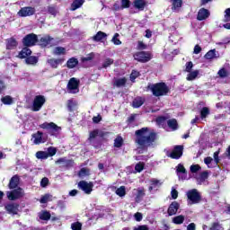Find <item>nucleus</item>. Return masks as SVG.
Listing matches in <instances>:
<instances>
[{
	"mask_svg": "<svg viewBox=\"0 0 230 230\" xmlns=\"http://www.w3.org/2000/svg\"><path fill=\"white\" fill-rule=\"evenodd\" d=\"M1 102L4 105H12V103H13V98L10 95H5L1 98Z\"/></svg>",
	"mask_w": 230,
	"mask_h": 230,
	"instance_id": "36",
	"label": "nucleus"
},
{
	"mask_svg": "<svg viewBox=\"0 0 230 230\" xmlns=\"http://www.w3.org/2000/svg\"><path fill=\"white\" fill-rule=\"evenodd\" d=\"M127 85V79L125 77L115 79L113 83L114 87H125Z\"/></svg>",
	"mask_w": 230,
	"mask_h": 230,
	"instance_id": "29",
	"label": "nucleus"
},
{
	"mask_svg": "<svg viewBox=\"0 0 230 230\" xmlns=\"http://www.w3.org/2000/svg\"><path fill=\"white\" fill-rule=\"evenodd\" d=\"M146 193H145V188L137 189V196H136V202H139L143 197H145Z\"/></svg>",
	"mask_w": 230,
	"mask_h": 230,
	"instance_id": "37",
	"label": "nucleus"
},
{
	"mask_svg": "<svg viewBox=\"0 0 230 230\" xmlns=\"http://www.w3.org/2000/svg\"><path fill=\"white\" fill-rule=\"evenodd\" d=\"M4 208L10 215H17L19 211V203H7L5 204Z\"/></svg>",
	"mask_w": 230,
	"mask_h": 230,
	"instance_id": "15",
	"label": "nucleus"
},
{
	"mask_svg": "<svg viewBox=\"0 0 230 230\" xmlns=\"http://www.w3.org/2000/svg\"><path fill=\"white\" fill-rule=\"evenodd\" d=\"M23 47L32 48V46H37L39 42V36L35 33H30L24 36L22 40Z\"/></svg>",
	"mask_w": 230,
	"mask_h": 230,
	"instance_id": "4",
	"label": "nucleus"
},
{
	"mask_svg": "<svg viewBox=\"0 0 230 230\" xmlns=\"http://www.w3.org/2000/svg\"><path fill=\"white\" fill-rule=\"evenodd\" d=\"M209 114H210L209 108L203 107L200 110V118H201V119H206V118H208V116H209Z\"/></svg>",
	"mask_w": 230,
	"mask_h": 230,
	"instance_id": "40",
	"label": "nucleus"
},
{
	"mask_svg": "<svg viewBox=\"0 0 230 230\" xmlns=\"http://www.w3.org/2000/svg\"><path fill=\"white\" fill-rule=\"evenodd\" d=\"M134 217L137 222H141V220H143V214H141V212H137L135 213Z\"/></svg>",
	"mask_w": 230,
	"mask_h": 230,
	"instance_id": "62",
	"label": "nucleus"
},
{
	"mask_svg": "<svg viewBox=\"0 0 230 230\" xmlns=\"http://www.w3.org/2000/svg\"><path fill=\"white\" fill-rule=\"evenodd\" d=\"M204 58H206V60H213V58H218V57H217V49H210L208 50Z\"/></svg>",
	"mask_w": 230,
	"mask_h": 230,
	"instance_id": "30",
	"label": "nucleus"
},
{
	"mask_svg": "<svg viewBox=\"0 0 230 230\" xmlns=\"http://www.w3.org/2000/svg\"><path fill=\"white\" fill-rule=\"evenodd\" d=\"M187 198L190 204H199L202 200V196L197 189L187 191Z\"/></svg>",
	"mask_w": 230,
	"mask_h": 230,
	"instance_id": "5",
	"label": "nucleus"
},
{
	"mask_svg": "<svg viewBox=\"0 0 230 230\" xmlns=\"http://www.w3.org/2000/svg\"><path fill=\"white\" fill-rule=\"evenodd\" d=\"M147 89H150L153 96L156 98L166 96L170 93V87L164 82L148 84Z\"/></svg>",
	"mask_w": 230,
	"mask_h": 230,
	"instance_id": "2",
	"label": "nucleus"
},
{
	"mask_svg": "<svg viewBox=\"0 0 230 230\" xmlns=\"http://www.w3.org/2000/svg\"><path fill=\"white\" fill-rule=\"evenodd\" d=\"M145 103V98L143 97H137L132 102L133 109H139Z\"/></svg>",
	"mask_w": 230,
	"mask_h": 230,
	"instance_id": "25",
	"label": "nucleus"
},
{
	"mask_svg": "<svg viewBox=\"0 0 230 230\" xmlns=\"http://www.w3.org/2000/svg\"><path fill=\"white\" fill-rule=\"evenodd\" d=\"M80 80L76 79V77H72L69 79L68 84L66 85V89L68 93H73L74 94L80 91Z\"/></svg>",
	"mask_w": 230,
	"mask_h": 230,
	"instance_id": "9",
	"label": "nucleus"
},
{
	"mask_svg": "<svg viewBox=\"0 0 230 230\" xmlns=\"http://www.w3.org/2000/svg\"><path fill=\"white\" fill-rule=\"evenodd\" d=\"M137 48L139 49H146V45L143 41H138L137 42Z\"/></svg>",
	"mask_w": 230,
	"mask_h": 230,
	"instance_id": "64",
	"label": "nucleus"
},
{
	"mask_svg": "<svg viewBox=\"0 0 230 230\" xmlns=\"http://www.w3.org/2000/svg\"><path fill=\"white\" fill-rule=\"evenodd\" d=\"M78 175L79 177H85V176H89L90 175V171L89 169L83 167L80 169V171L78 172Z\"/></svg>",
	"mask_w": 230,
	"mask_h": 230,
	"instance_id": "45",
	"label": "nucleus"
},
{
	"mask_svg": "<svg viewBox=\"0 0 230 230\" xmlns=\"http://www.w3.org/2000/svg\"><path fill=\"white\" fill-rule=\"evenodd\" d=\"M184 152V146L177 145L174 146L172 151L171 153H167V157L171 159H181L182 157V154Z\"/></svg>",
	"mask_w": 230,
	"mask_h": 230,
	"instance_id": "8",
	"label": "nucleus"
},
{
	"mask_svg": "<svg viewBox=\"0 0 230 230\" xmlns=\"http://www.w3.org/2000/svg\"><path fill=\"white\" fill-rule=\"evenodd\" d=\"M209 177V172L208 171H204L199 174L200 181H206Z\"/></svg>",
	"mask_w": 230,
	"mask_h": 230,
	"instance_id": "60",
	"label": "nucleus"
},
{
	"mask_svg": "<svg viewBox=\"0 0 230 230\" xmlns=\"http://www.w3.org/2000/svg\"><path fill=\"white\" fill-rule=\"evenodd\" d=\"M23 196L22 188L21 187L13 189L11 191H7V199L9 200H17L19 199H22Z\"/></svg>",
	"mask_w": 230,
	"mask_h": 230,
	"instance_id": "11",
	"label": "nucleus"
},
{
	"mask_svg": "<svg viewBox=\"0 0 230 230\" xmlns=\"http://www.w3.org/2000/svg\"><path fill=\"white\" fill-rule=\"evenodd\" d=\"M166 119H168V118L164 116H159L156 118V123L157 125H164Z\"/></svg>",
	"mask_w": 230,
	"mask_h": 230,
	"instance_id": "53",
	"label": "nucleus"
},
{
	"mask_svg": "<svg viewBox=\"0 0 230 230\" xmlns=\"http://www.w3.org/2000/svg\"><path fill=\"white\" fill-rule=\"evenodd\" d=\"M78 65V59L76 58H71L66 62V66L68 69H75Z\"/></svg>",
	"mask_w": 230,
	"mask_h": 230,
	"instance_id": "28",
	"label": "nucleus"
},
{
	"mask_svg": "<svg viewBox=\"0 0 230 230\" xmlns=\"http://www.w3.org/2000/svg\"><path fill=\"white\" fill-rule=\"evenodd\" d=\"M167 125L169 128H172V130H177V128H179V123H177V119H175L167 120Z\"/></svg>",
	"mask_w": 230,
	"mask_h": 230,
	"instance_id": "32",
	"label": "nucleus"
},
{
	"mask_svg": "<svg viewBox=\"0 0 230 230\" xmlns=\"http://www.w3.org/2000/svg\"><path fill=\"white\" fill-rule=\"evenodd\" d=\"M211 15L209 10L206 8H200L198 12L197 21H206Z\"/></svg>",
	"mask_w": 230,
	"mask_h": 230,
	"instance_id": "17",
	"label": "nucleus"
},
{
	"mask_svg": "<svg viewBox=\"0 0 230 230\" xmlns=\"http://www.w3.org/2000/svg\"><path fill=\"white\" fill-rule=\"evenodd\" d=\"M51 40H53L52 37H50L49 35H45L40 40L38 39V46H40L41 48H48V46L51 44Z\"/></svg>",
	"mask_w": 230,
	"mask_h": 230,
	"instance_id": "16",
	"label": "nucleus"
},
{
	"mask_svg": "<svg viewBox=\"0 0 230 230\" xmlns=\"http://www.w3.org/2000/svg\"><path fill=\"white\" fill-rule=\"evenodd\" d=\"M77 188L84 191L86 195H91L93 192V188H94V183L93 181L87 182L85 181H80L77 184Z\"/></svg>",
	"mask_w": 230,
	"mask_h": 230,
	"instance_id": "10",
	"label": "nucleus"
},
{
	"mask_svg": "<svg viewBox=\"0 0 230 230\" xmlns=\"http://www.w3.org/2000/svg\"><path fill=\"white\" fill-rule=\"evenodd\" d=\"M33 143L34 145H41L42 143H46L48 141V134L42 131H37L32 134Z\"/></svg>",
	"mask_w": 230,
	"mask_h": 230,
	"instance_id": "12",
	"label": "nucleus"
},
{
	"mask_svg": "<svg viewBox=\"0 0 230 230\" xmlns=\"http://www.w3.org/2000/svg\"><path fill=\"white\" fill-rule=\"evenodd\" d=\"M133 6L137 10H139L140 12H143V10H145V7L146 6V1H145V0H134Z\"/></svg>",
	"mask_w": 230,
	"mask_h": 230,
	"instance_id": "24",
	"label": "nucleus"
},
{
	"mask_svg": "<svg viewBox=\"0 0 230 230\" xmlns=\"http://www.w3.org/2000/svg\"><path fill=\"white\" fill-rule=\"evenodd\" d=\"M98 134H99V129H93L89 132L88 141L89 143H92L94 148H98V145L94 144V139L98 137Z\"/></svg>",
	"mask_w": 230,
	"mask_h": 230,
	"instance_id": "19",
	"label": "nucleus"
},
{
	"mask_svg": "<svg viewBox=\"0 0 230 230\" xmlns=\"http://www.w3.org/2000/svg\"><path fill=\"white\" fill-rule=\"evenodd\" d=\"M46 103V97L44 95H37L35 96L32 102V111L33 112H39Z\"/></svg>",
	"mask_w": 230,
	"mask_h": 230,
	"instance_id": "7",
	"label": "nucleus"
},
{
	"mask_svg": "<svg viewBox=\"0 0 230 230\" xmlns=\"http://www.w3.org/2000/svg\"><path fill=\"white\" fill-rule=\"evenodd\" d=\"M185 217L182 215L176 216L172 218V224L176 226H181V224H184Z\"/></svg>",
	"mask_w": 230,
	"mask_h": 230,
	"instance_id": "35",
	"label": "nucleus"
},
{
	"mask_svg": "<svg viewBox=\"0 0 230 230\" xmlns=\"http://www.w3.org/2000/svg\"><path fill=\"white\" fill-rule=\"evenodd\" d=\"M176 172L177 173H183L186 177V173H187L186 168L181 164H178Z\"/></svg>",
	"mask_w": 230,
	"mask_h": 230,
	"instance_id": "50",
	"label": "nucleus"
},
{
	"mask_svg": "<svg viewBox=\"0 0 230 230\" xmlns=\"http://www.w3.org/2000/svg\"><path fill=\"white\" fill-rule=\"evenodd\" d=\"M84 3H85V0H74L71 4L70 10L72 12H75V10H78V8H81L84 5Z\"/></svg>",
	"mask_w": 230,
	"mask_h": 230,
	"instance_id": "26",
	"label": "nucleus"
},
{
	"mask_svg": "<svg viewBox=\"0 0 230 230\" xmlns=\"http://www.w3.org/2000/svg\"><path fill=\"white\" fill-rule=\"evenodd\" d=\"M217 75L219 78H227V76H229V72H227V70L223 67L217 72Z\"/></svg>",
	"mask_w": 230,
	"mask_h": 230,
	"instance_id": "44",
	"label": "nucleus"
},
{
	"mask_svg": "<svg viewBox=\"0 0 230 230\" xmlns=\"http://www.w3.org/2000/svg\"><path fill=\"white\" fill-rule=\"evenodd\" d=\"M123 146V137L121 136H118L114 139V147L115 148H121Z\"/></svg>",
	"mask_w": 230,
	"mask_h": 230,
	"instance_id": "38",
	"label": "nucleus"
},
{
	"mask_svg": "<svg viewBox=\"0 0 230 230\" xmlns=\"http://www.w3.org/2000/svg\"><path fill=\"white\" fill-rule=\"evenodd\" d=\"M40 128L47 130L49 136H54L55 137H57V136H58V134H60V131L62 130V128H60L55 122H44L40 125Z\"/></svg>",
	"mask_w": 230,
	"mask_h": 230,
	"instance_id": "3",
	"label": "nucleus"
},
{
	"mask_svg": "<svg viewBox=\"0 0 230 230\" xmlns=\"http://www.w3.org/2000/svg\"><path fill=\"white\" fill-rule=\"evenodd\" d=\"M133 58L137 60V62H141L142 64H146V62H150V60H152V55L150 54V52L140 51V52H136L133 55Z\"/></svg>",
	"mask_w": 230,
	"mask_h": 230,
	"instance_id": "6",
	"label": "nucleus"
},
{
	"mask_svg": "<svg viewBox=\"0 0 230 230\" xmlns=\"http://www.w3.org/2000/svg\"><path fill=\"white\" fill-rule=\"evenodd\" d=\"M48 13H50V15H53V17H57V13H58V11L57 10L56 6L49 5L48 6Z\"/></svg>",
	"mask_w": 230,
	"mask_h": 230,
	"instance_id": "47",
	"label": "nucleus"
},
{
	"mask_svg": "<svg viewBox=\"0 0 230 230\" xmlns=\"http://www.w3.org/2000/svg\"><path fill=\"white\" fill-rule=\"evenodd\" d=\"M201 170L200 165L199 164H192L190 165V172L191 173H197V172H199Z\"/></svg>",
	"mask_w": 230,
	"mask_h": 230,
	"instance_id": "56",
	"label": "nucleus"
},
{
	"mask_svg": "<svg viewBox=\"0 0 230 230\" xmlns=\"http://www.w3.org/2000/svg\"><path fill=\"white\" fill-rule=\"evenodd\" d=\"M35 7L31 6H25L22 7L19 12L18 15L19 17H31V15H35Z\"/></svg>",
	"mask_w": 230,
	"mask_h": 230,
	"instance_id": "13",
	"label": "nucleus"
},
{
	"mask_svg": "<svg viewBox=\"0 0 230 230\" xmlns=\"http://www.w3.org/2000/svg\"><path fill=\"white\" fill-rule=\"evenodd\" d=\"M135 145L138 150L148 152L157 141V133L151 131L148 127L142 128L135 131Z\"/></svg>",
	"mask_w": 230,
	"mask_h": 230,
	"instance_id": "1",
	"label": "nucleus"
},
{
	"mask_svg": "<svg viewBox=\"0 0 230 230\" xmlns=\"http://www.w3.org/2000/svg\"><path fill=\"white\" fill-rule=\"evenodd\" d=\"M118 37H119V34L115 33V35L112 38V42L113 44H115V46H119L121 44V40H119V39H118Z\"/></svg>",
	"mask_w": 230,
	"mask_h": 230,
	"instance_id": "55",
	"label": "nucleus"
},
{
	"mask_svg": "<svg viewBox=\"0 0 230 230\" xmlns=\"http://www.w3.org/2000/svg\"><path fill=\"white\" fill-rule=\"evenodd\" d=\"M112 64H114V59L111 58H106L103 63H102V66H99V70H102V69H107V67H111V66H112Z\"/></svg>",
	"mask_w": 230,
	"mask_h": 230,
	"instance_id": "31",
	"label": "nucleus"
},
{
	"mask_svg": "<svg viewBox=\"0 0 230 230\" xmlns=\"http://www.w3.org/2000/svg\"><path fill=\"white\" fill-rule=\"evenodd\" d=\"M52 53H53V55H66V48L56 47Z\"/></svg>",
	"mask_w": 230,
	"mask_h": 230,
	"instance_id": "42",
	"label": "nucleus"
},
{
	"mask_svg": "<svg viewBox=\"0 0 230 230\" xmlns=\"http://www.w3.org/2000/svg\"><path fill=\"white\" fill-rule=\"evenodd\" d=\"M31 56V49H30V47H24L18 54V58H25V60Z\"/></svg>",
	"mask_w": 230,
	"mask_h": 230,
	"instance_id": "20",
	"label": "nucleus"
},
{
	"mask_svg": "<svg viewBox=\"0 0 230 230\" xmlns=\"http://www.w3.org/2000/svg\"><path fill=\"white\" fill-rule=\"evenodd\" d=\"M199 76V70H194V71H190L189 72V75L187 76V80L188 82H191L192 80H195V78H197Z\"/></svg>",
	"mask_w": 230,
	"mask_h": 230,
	"instance_id": "41",
	"label": "nucleus"
},
{
	"mask_svg": "<svg viewBox=\"0 0 230 230\" xmlns=\"http://www.w3.org/2000/svg\"><path fill=\"white\" fill-rule=\"evenodd\" d=\"M39 217L40 220H51V213H49L48 210H43Z\"/></svg>",
	"mask_w": 230,
	"mask_h": 230,
	"instance_id": "33",
	"label": "nucleus"
},
{
	"mask_svg": "<svg viewBox=\"0 0 230 230\" xmlns=\"http://www.w3.org/2000/svg\"><path fill=\"white\" fill-rule=\"evenodd\" d=\"M151 182V186L157 188V186H159V184H161V181L155 178H153L150 180Z\"/></svg>",
	"mask_w": 230,
	"mask_h": 230,
	"instance_id": "61",
	"label": "nucleus"
},
{
	"mask_svg": "<svg viewBox=\"0 0 230 230\" xmlns=\"http://www.w3.org/2000/svg\"><path fill=\"white\" fill-rule=\"evenodd\" d=\"M133 230H150V228L146 225H141L137 227H134Z\"/></svg>",
	"mask_w": 230,
	"mask_h": 230,
	"instance_id": "63",
	"label": "nucleus"
},
{
	"mask_svg": "<svg viewBox=\"0 0 230 230\" xmlns=\"http://www.w3.org/2000/svg\"><path fill=\"white\" fill-rule=\"evenodd\" d=\"M210 230H224V227H222V225L218 222H215L212 224Z\"/></svg>",
	"mask_w": 230,
	"mask_h": 230,
	"instance_id": "52",
	"label": "nucleus"
},
{
	"mask_svg": "<svg viewBox=\"0 0 230 230\" xmlns=\"http://www.w3.org/2000/svg\"><path fill=\"white\" fill-rule=\"evenodd\" d=\"M64 62V58H50L48 59V64H49L50 67H52V69H57V67H58V66H60V64H63Z\"/></svg>",
	"mask_w": 230,
	"mask_h": 230,
	"instance_id": "23",
	"label": "nucleus"
},
{
	"mask_svg": "<svg viewBox=\"0 0 230 230\" xmlns=\"http://www.w3.org/2000/svg\"><path fill=\"white\" fill-rule=\"evenodd\" d=\"M72 230H82V223L76 221L71 224Z\"/></svg>",
	"mask_w": 230,
	"mask_h": 230,
	"instance_id": "51",
	"label": "nucleus"
},
{
	"mask_svg": "<svg viewBox=\"0 0 230 230\" xmlns=\"http://www.w3.org/2000/svg\"><path fill=\"white\" fill-rule=\"evenodd\" d=\"M47 155H48V157H53V155H57V148L53 146L49 147Z\"/></svg>",
	"mask_w": 230,
	"mask_h": 230,
	"instance_id": "49",
	"label": "nucleus"
},
{
	"mask_svg": "<svg viewBox=\"0 0 230 230\" xmlns=\"http://www.w3.org/2000/svg\"><path fill=\"white\" fill-rule=\"evenodd\" d=\"M19 46V42H17V40L15 38L12 37L6 40V49H15Z\"/></svg>",
	"mask_w": 230,
	"mask_h": 230,
	"instance_id": "21",
	"label": "nucleus"
},
{
	"mask_svg": "<svg viewBox=\"0 0 230 230\" xmlns=\"http://www.w3.org/2000/svg\"><path fill=\"white\" fill-rule=\"evenodd\" d=\"M37 159H48V152L46 151H38L36 153Z\"/></svg>",
	"mask_w": 230,
	"mask_h": 230,
	"instance_id": "46",
	"label": "nucleus"
},
{
	"mask_svg": "<svg viewBox=\"0 0 230 230\" xmlns=\"http://www.w3.org/2000/svg\"><path fill=\"white\" fill-rule=\"evenodd\" d=\"M180 208L181 204H179L177 201H172L167 208L168 217H173L177 215V212L179 211Z\"/></svg>",
	"mask_w": 230,
	"mask_h": 230,
	"instance_id": "14",
	"label": "nucleus"
},
{
	"mask_svg": "<svg viewBox=\"0 0 230 230\" xmlns=\"http://www.w3.org/2000/svg\"><path fill=\"white\" fill-rule=\"evenodd\" d=\"M49 184V179L48 177H44L40 181V186L41 188H46Z\"/></svg>",
	"mask_w": 230,
	"mask_h": 230,
	"instance_id": "57",
	"label": "nucleus"
},
{
	"mask_svg": "<svg viewBox=\"0 0 230 230\" xmlns=\"http://www.w3.org/2000/svg\"><path fill=\"white\" fill-rule=\"evenodd\" d=\"M191 69H193V62L189 61L185 65V71L187 73H191Z\"/></svg>",
	"mask_w": 230,
	"mask_h": 230,
	"instance_id": "58",
	"label": "nucleus"
},
{
	"mask_svg": "<svg viewBox=\"0 0 230 230\" xmlns=\"http://www.w3.org/2000/svg\"><path fill=\"white\" fill-rule=\"evenodd\" d=\"M115 193L119 197H125L127 195V188H125V186H120L116 190Z\"/></svg>",
	"mask_w": 230,
	"mask_h": 230,
	"instance_id": "39",
	"label": "nucleus"
},
{
	"mask_svg": "<svg viewBox=\"0 0 230 230\" xmlns=\"http://www.w3.org/2000/svg\"><path fill=\"white\" fill-rule=\"evenodd\" d=\"M94 52L89 53L86 57L81 58V62H91V60L94 59Z\"/></svg>",
	"mask_w": 230,
	"mask_h": 230,
	"instance_id": "43",
	"label": "nucleus"
},
{
	"mask_svg": "<svg viewBox=\"0 0 230 230\" xmlns=\"http://www.w3.org/2000/svg\"><path fill=\"white\" fill-rule=\"evenodd\" d=\"M121 3V10L124 8H130V0H120Z\"/></svg>",
	"mask_w": 230,
	"mask_h": 230,
	"instance_id": "54",
	"label": "nucleus"
},
{
	"mask_svg": "<svg viewBox=\"0 0 230 230\" xmlns=\"http://www.w3.org/2000/svg\"><path fill=\"white\" fill-rule=\"evenodd\" d=\"M93 40L95 42H102V40H103V39H107V33L99 31L96 35L93 36Z\"/></svg>",
	"mask_w": 230,
	"mask_h": 230,
	"instance_id": "27",
	"label": "nucleus"
},
{
	"mask_svg": "<svg viewBox=\"0 0 230 230\" xmlns=\"http://www.w3.org/2000/svg\"><path fill=\"white\" fill-rule=\"evenodd\" d=\"M172 4L171 10L172 12H179L182 8L183 1L182 0H170Z\"/></svg>",
	"mask_w": 230,
	"mask_h": 230,
	"instance_id": "22",
	"label": "nucleus"
},
{
	"mask_svg": "<svg viewBox=\"0 0 230 230\" xmlns=\"http://www.w3.org/2000/svg\"><path fill=\"white\" fill-rule=\"evenodd\" d=\"M20 181L21 180L19 178V175H13L9 181V184H8L9 190L17 189L19 187Z\"/></svg>",
	"mask_w": 230,
	"mask_h": 230,
	"instance_id": "18",
	"label": "nucleus"
},
{
	"mask_svg": "<svg viewBox=\"0 0 230 230\" xmlns=\"http://www.w3.org/2000/svg\"><path fill=\"white\" fill-rule=\"evenodd\" d=\"M138 76H139V72H137L136 70H132V72L130 74L131 82H134V80H136V78H137Z\"/></svg>",
	"mask_w": 230,
	"mask_h": 230,
	"instance_id": "59",
	"label": "nucleus"
},
{
	"mask_svg": "<svg viewBox=\"0 0 230 230\" xmlns=\"http://www.w3.org/2000/svg\"><path fill=\"white\" fill-rule=\"evenodd\" d=\"M26 64L31 65V66H35V64H37V62H39V58L36 56H29L26 59H25Z\"/></svg>",
	"mask_w": 230,
	"mask_h": 230,
	"instance_id": "34",
	"label": "nucleus"
},
{
	"mask_svg": "<svg viewBox=\"0 0 230 230\" xmlns=\"http://www.w3.org/2000/svg\"><path fill=\"white\" fill-rule=\"evenodd\" d=\"M135 170L136 172H137L138 173H141V172H143V170H145V164L143 162H138L136 165H135Z\"/></svg>",
	"mask_w": 230,
	"mask_h": 230,
	"instance_id": "48",
	"label": "nucleus"
}]
</instances>
